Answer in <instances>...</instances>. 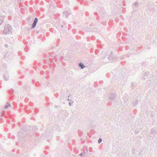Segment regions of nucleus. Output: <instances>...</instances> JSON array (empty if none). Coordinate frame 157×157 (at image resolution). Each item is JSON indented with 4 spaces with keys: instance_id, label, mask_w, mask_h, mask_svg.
<instances>
[{
    "instance_id": "9",
    "label": "nucleus",
    "mask_w": 157,
    "mask_h": 157,
    "mask_svg": "<svg viewBox=\"0 0 157 157\" xmlns=\"http://www.w3.org/2000/svg\"><path fill=\"white\" fill-rule=\"evenodd\" d=\"M78 66L79 67H80L81 69H83L85 67L83 63H82L80 62L78 64Z\"/></svg>"
},
{
    "instance_id": "22",
    "label": "nucleus",
    "mask_w": 157,
    "mask_h": 157,
    "mask_svg": "<svg viewBox=\"0 0 157 157\" xmlns=\"http://www.w3.org/2000/svg\"><path fill=\"white\" fill-rule=\"evenodd\" d=\"M67 101H72V100L70 99H69V98L67 99Z\"/></svg>"
},
{
    "instance_id": "29",
    "label": "nucleus",
    "mask_w": 157,
    "mask_h": 157,
    "mask_svg": "<svg viewBox=\"0 0 157 157\" xmlns=\"http://www.w3.org/2000/svg\"><path fill=\"white\" fill-rule=\"evenodd\" d=\"M69 95L70 96H71V95L70 93H69Z\"/></svg>"
},
{
    "instance_id": "4",
    "label": "nucleus",
    "mask_w": 157,
    "mask_h": 157,
    "mask_svg": "<svg viewBox=\"0 0 157 157\" xmlns=\"http://www.w3.org/2000/svg\"><path fill=\"white\" fill-rule=\"evenodd\" d=\"M38 19L37 17H36L34 20L33 23L32 24V29H34L36 25V24L38 22Z\"/></svg>"
},
{
    "instance_id": "7",
    "label": "nucleus",
    "mask_w": 157,
    "mask_h": 157,
    "mask_svg": "<svg viewBox=\"0 0 157 157\" xmlns=\"http://www.w3.org/2000/svg\"><path fill=\"white\" fill-rule=\"evenodd\" d=\"M139 4L137 2H134L132 5V7L133 8H135L136 7H137L138 6Z\"/></svg>"
},
{
    "instance_id": "25",
    "label": "nucleus",
    "mask_w": 157,
    "mask_h": 157,
    "mask_svg": "<svg viewBox=\"0 0 157 157\" xmlns=\"http://www.w3.org/2000/svg\"><path fill=\"white\" fill-rule=\"evenodd\" d=\"M63 58V56H61L60 57V60H61Z\"/></svg>"
},
{
    "instance_id": "23",
    "label": "nucleus",
    "mask_w": 157,
    "mask_h": 157,
    "mask_svg": "<svg viewBox=\"0 0 157 157\" xmlns=\"http://www.w3.org/2000/svg\"><path fill=\"white\" fill-rule=\"evenodd\" d=\"M4 46L5 47L7 48L8 47V45L7 44H5Z\"/></svg>"
},
{
    "instance_id": "31",
    "label": "nucleus",
    "mask_w": 157,
    "mask_h": 157,
    "mask_svg": "<svg viewBox=\"0 0 157 157\" xmlns=\"http://www.w3.org/2000/svg\"><path fill=\"white\" fill-rule=\"evenodd\" d=\"M18 125L19 126V125H20V123H18Z\"/></svg>"
},
{
    "instance_id": "16",
    "label": "nucleus",
    "mask_w": 157,
    "mask_h": 157,
    "mask_svg": "<svg viewBox=\"0 0 157 157\" xmlns=\"http://www.w3.org/2000/svg\"><path fill=\"white\" fill-rule=\"evenodd\" d=\"M102 140L101 138H100L98 140V143L100 144L102 141Z\"/></svg>"
},
{
    "instance_id": "17",
    "label": "nucleus",
    "mask_w": 157,
    "mask_h": 157,
    "mask_svg": "<svg viewBox=\"0 0 157 157\" xmlns=\"http://www.w3.org/2000/svg\"><path fill=\"white\" fill-rule=\"evenodd\" d=\"M85 154V153L84 152H82L79 154V155L80 156H82L83 155H84Z\"/></svg>"
},
{
    "instance_id": "24",
    "label": "nucleus",
    "mask_w": 157,
    "mask_h": 157,
    "mask_svg": "<svg viewBox=\"0 0 157 157\" xmlns=\"http://www.w3.org/2000/svg\"><path fill=\"white\" fill-rule=\"evenodd\" d=\"M69 106H71V103L70 102H69Z\"/></svg>"
},
{
    "instance_id": "5",
    "label": "nucleus",
    "mask_w": 157,
    "mask_h": 157,
    "mask_svg": "<svg viewBox=\"0 0 157 157\" xmlns=\"http://www.w3.org/2000/svg\"><path fill=\"white\" fill-rule=\"evenodd\" d=\"M5 16L0 15V25H1L4 22Z\"/></svg>"
},
{
    "instance_id": "12",
    "label": "nucleus",
    "mask_w": 157,
    "mask_h": 157,
    "mask_svg": "<svg viewBox=\"0 0 157 157\" xmlns=\"http://www.w3.org/2000/svg\"><path fill=\"white\" fill-rule=\"evenodd\" d=\"M138 101L137 100H136L133 103V105L134 106H135L138 104Z\"/></svg>"
},
{
    "instance_id": "6",
    "label": "nucleus",
    "mask_w": 157,
    "mask_h": 157,
    "mask_svg": "<svg viewBox=\"0 0 157 157\" xmlns=\"http://www.w3.org/2000/svg\"><path fill=\"white\" fill-rule=\"evenodd\" d=\"M108 59L110 62H112L113 61V55L112 52H111L109 56L108 57Z\"/></svg>"
},
{
    "instance_id": "1",
    "label": "nucleus",
    "mask_w": 157,
    "mask_h": 157,
    "mask_svg": "<svg viewBox=\"0 0 157 157\" xmlns=\"http://www.w3.org/2000/svg\"><path fill=\"white\" fill-rule=\"evenodd\" d=\"M157 134V128H151L148 134V138L149 140L153 139L155 135Z\"/></svg>"
},
{
    "instance_id": "26",
    "label": "nucleus",
    "mask_w": 157,
    "mask_h": 157,
    "mask_svg": "<svg viewBox=\"0 0 157 157\" xmlns=\"http://www.w3.org/2000/svg\"><path fill=\"white\" fill-rule=\"evenodd\" d=\"M63 95H65V93L64 92H63Z\"/></svg>"
},
{
    "instance_id": "18",
    "label": "nucleus",
    "mask_w": 157,
    "mask_h": 157,
    "mask_svg": "<svg viewBox=\"0 0 157 157\" xmlns=\"http://www.w3.org/2000/svg\"><path fill=\"white\" fill-rule=\"evenodd\" d=\"M39 82H36V83H35V86H39Z\"/></svg>"
},
{
    "instance_id": "30",
    "label": "nucleus",
    "mask_w": 157,
    "mask_h": 157,
    "mask_svg": "<svg viewBox=\"0 0 157 157\" xmlns=\"http://www.w3.org/2000/svg\"><path fill=\"white\" fill-rule=\"evenodd\" d=\"M63 98H63H62V97H60V99L61 100V99H62Z\"/></svg>"
},
{
    "instance_id": "10",
    "label": "nucleus",
    "mask_w": 157,
    "mask_h": 157,
    "mask_svg": "<svg viewBox=\"0 0 157 157\" xmlns=\"http://www.w3.org/2000/svg\"><path fill=\"white\" fill-rule=\"evenodd\" d=\"M26 129L25 128H22V129H21L20 131L18 133V135H19L20 133H24V132L25 131Z\"/></svg>"
},
{
    "instance_id": "21",
    "label": "nucleus",
    "mask_w": 157,
    "mask_h": 157,
    "mask_svg": "<svg viewBox=\"0 0 157 157\" xmlns=\"http://www.w3.org/2000/svg\"><path fill=\"white\" fill-rule=\"evenodd\" d=\"M139 132V131L137 130H136L135 131V134H137Z\"/></svg>"
},
{
    "instance_id": "28",
    "label": "nucleus",
    "mask_w": 157,
    "mask_h": 157,
    "mask_svg": "<svg viewBox=\"0 0 157 157\" xmlns=\"http://www.w3.org/2000/svg\"><path fill=\"white\" fill-rule=\"evenodd\" d=\"M61 27L62 28H63V25H61Z\"/></svg>"
},
{
    "instance_id": "32",
    "label": "nucleus",
    "mask_w": 157,
    "mask_h": 157,
    "mask_svg": "<svg viewBox=\"0 0 157 157\" xmlns=\"http://www.w3.org/2000/svg\"><path fill=\"white\" fill-rule=\"evenodd\" d=\"M70 97V96H69V95H68V98H69Z\"/></svg>"
},
{
    "instance_id": "15",
    "label": "nucleus",
    "mask_w": 157,
    "mask_h": 157,
    "mask_svg": "<svg viewBox=\"0 0 157 157\" xmlns=\"http://www.w3.org/2000/svg\"><path fill=\"white\" fill-rule=\"evenodd\" d=\"M33 130L35 131H36L37 129V128L35 126H34L33 127Z\"/></svg>"
},
{
    "instance_id": "8",
    "label": "nucleus",
    "mask_w": 157,
    "mask_h": 157,
    "mask_svg": "<svg viewBox=\"0 0 157 157\" xmlns=\"http://www.w3.org/2000/svg\"><path fill=\"white\" fill-rule=\"evenodd\" d=\"M63 15L66 17L67 18V17L69 15V13L67 11H64L63 12Z\"/></svg>"
},
{
    "instance_id": "20",
    "label": "nucleus",
    "mask_w": 157,
    "mask_h": 157,
    "mask_svg": "<svg viewBox=\"0 0 157 157\" xmlns=\"http://www.w3.org/2000/svg\"><path fill=\"white\" fill-rule=\"evenodd\" d=\"M144 76L145 77H146L147 76V74L146 73H144Z\"/></svg>"
},
{
    "instance_id": "2",
    "label": "nucleus",
    "mask_w": 157,
    "mask_h": 157,
    "mask_svg": "<svg viewBox=\"0 0 157 157\" xmlns=\"http://www.w3.org/2000/svg\"><path fill=\"white\" fill-rule=\"evenodd\" d=\"M12 32V29L11 26L9 24L6 25L4 26V29L3 31V33L4 35L9 34Z\"/></svg>"
},
{
    "instance_id": "27",
    "label": "nucleus",
    "mask_w": 157,
    "mask_h": 157,
    "mask_svg": "<svg viewBox=\"0 0 157 157\" xmlns=\"http://www.w3.org/2000/svg\"><path fill=\"white\" fill-rule=\"evenodd\" d=\"M50 61L51 63H52L53 62V61L52 60H51V59H50Z\"/></svg>"
},
{
    "instance_id": "19",
    "label": "nucleus",
    "mask_w": 157,
    "mask_h": 157,
    "mask_svg": "<svg viewBox=\"0 0 157 157\" xmlns=\"http://www.w3.org/2000/svg\"><path fill=\"white\" fill-rule=\"evenodd\" d=\"M60 105L58 106L56 105H55L54 107L56 108H57L59 107H60Z\"/></svg>"
},
{
    "instance_id": "11",
    "label": "nucleus",
    "mask_w": 157,
    "mask_h": 157,
    "mask_svg": "<svg viewBox=\"0 0 157 157\" xmlns=\"http://www.w3.org/2000/svg\"><path fill=\"white\" fill-rule=\"evenodd\" d=\"M136 83L134 82H132L131 83V88L132 89H134L136 87Z\"/></svg>"
},
{
    "instance_id": "3",
    "label": "nucleus",
    "mask_w": 157,
    "mask_h": 157,
    "mask_svg": "<svg viewBox=\"0 0 157 157\" xmlns=\"http://www.w3.org/2000/svg\"><path fill=\"white\" fill-rule=\"evenodd\" d=\"M116 95L114 93H111L109 96L108 100L109 101H113L115 100Z\"/></svg>"
},
{
    "instance_id": "13",
    "label": "nucleus",
    "mask_w": 157,
    "mask_h": 157,
    "mask_svg": "<svg viewBox=\"0 0 157 157\" xmlns=\"http://www.w3.org/2000/svg\"><path fill=\"white\" fill-rule=\"evenodd\" d=\"M3 78H4V79L6 81H7L9 79V76L8 75H4L3 76Z\"/></svg>"
},
{
    "instance_id": "14",
    "label": "nucleus",
    "mask_w": 157,
    "mask_h": 157,
    "mask_svg": "<svg viewBox=\"0 0 157 157\" xmlns=\"http://www.w3.org/2000/svg\"><path fill=\"white\" fill-rule=\"evenodd\" d=\"M9 106H10V103H9L8 102H7L6 103V105H5L4 106L5 109H7L8 107Z\"/></svg>"
},
{
    "instance_id": "33",
    "label": "nucleus",
    "mask_w": 157,
    "mask_h": 157,
    "mask_svg": "<svg viewBox=\"0 0 157 157\" xmlns=\"http://www.w3.org/2000/svg\"><path fill=\"white\" fill-rule=\"evenodd\" d=\"M145 78H144V80H145Z\"/></svg>"
}]
</instances>
